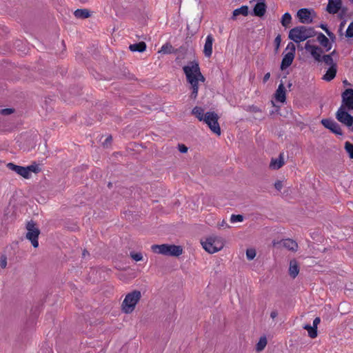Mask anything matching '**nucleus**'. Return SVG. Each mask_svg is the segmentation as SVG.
Returning a JSON list of instances; mask_svg holds the SVG:
<instances>
[{"label": "nucleus", "mask_w": 353, "mask_h": 353, "mask_svg": "<svg viewBox=\"0 0 353 353\" xmlns=\"http://www.w3.org/2000/svg\"><path fill=\"white\" fill-rule=\"evenodd\" d=\"M129 48L132 52H142L145 50L146 45L144 42H139L138 43L130 45Z\"/></svg>", "instance_id": "25"}, {"label": "nucleus", "mask_w": 353, "mask_h": 353, "mask_svg": "<svg viewBox=\"0 0 353 353\" xmlns=\"http://www.w3.org/2000/svg\"><path fill=\"white\" fill-rule=\"evenodd\" d=\"M219 228H229L230 225L227 223L225 220H223L221 223L218 224Z\"/></svg>", "instance_id": "43"}, {"label": "nucleus", "mask_w": 353, "mask_h": 353, "mask_svg": "<svg viewBox=\"0 0 353 353\" xmlns=\"http://www.w3.org/2000/svg\"><path fill=\"white\" fill-rule=\"evenodd\" d=\"M7 265V262H6V259H4L3 260H2L1 262H0V265L1 268H6Z\"/></svg>", "instance_id": "49"}, {"label": "nucleus", "mask_w": 353, "mask_h": 353, "mask_svg": "<svg viewBox=\"0 0 353 353\" xmlns=\"http://www.w3.org/2000/svg\"><path fill=\"white\" fill-rule=\"evenodd\" d=\"M7 167L17 174L21 176L24 179H29L31 177V173L37 174L41 171L40 164L33 162L30 165L23 167L15 165L12 163H8Z\"/></svg>", "instance_id": "3"}, {"label": "nucleus", "mask_w": 353, "mask_h": 353, "mask_svg": "<svg viewBox=\"0 0 353 353\" xmlns=\"http://www.w3.org/2000/svg\"><path fill=\"white\" fill-rule=\"evenodd\" d=\"M277 315L278 312L276 310H273L270 313V317L273 319H275L277 316Z\"/></svg>", "instance_id": "48"}, {"label": "nucleus", "mask_w": 353, "mask_h": 353, "mask_svg": "<svg viewBox=\"0 0 353 353\" xmlns=\"http://www.w3.org/2000/svg\"><path fill=\"white\" fill-rule=\"evenodd\" d=\"M350 1L353 3V0H350Z\"/></svg>", "instance_id": "54"}, {"label": "nucleus", "mask_w": 353, "mask_h": 353, "mask_svg": "<svg viewBox=\"0 0 353 353\" xmlns=\"http://www.w3.org/2000/svg\"><path fill=\"white\" fill-rule=\"evenodd\" d=\"M336 74V65H332L326 71L325 74L323 77V79L326 81H330L332 80Z\"/></svg>", "instance_id": "23"}, {"label": "nucleus", "mask_w": 353, "mask_h": 353, "mask_svg": "<svg viewBox=\"0 0 353 353\" xmlns=\"http://www.w3.org/2000/svg\"><path fill=\"white\" fill-rule=\"evenodd\" d=\"M167 252L165 256H179L183 253V249L179 245L168 244Z\"/></svg>", "instance_id": "21"}, {"label": "nucleus", "mask_w": 353, "mask_h": 353, "mask_svg": "<svg viewBox=\"0 0 353 353\" xmlns=\"http://www.w3.org/2000/svg\"><path fill=\"white\" fill-rule=\"evenodd\" d=\"M345 149L348 154H353V144L347 141L345 143Z\"/></svg>", "instance_id": "40"}, {"label": "nucleus", "mask_w": 353, "mask_h": 353, "mask_svg": "<svg viewBox=\"0 0 353 353\" xmlns=\"http://www.w3.org/2000/svg\"><path fill=\"white\" fill-rule=\"evenodd\" d=\"M214 41V39L212 34H208L206 37L203 47V54L207 58H210L212 54V45Z\"/></svg>", "instance_id": "16"}, {"label": "nucleus", "mask_w": 353, "mask_h": 353, "mask_svg": "<svg viewBox=\"0 0 353 353\" xmlns=\"http://www.w3.org/2000/svg\"><path fill=\"white\" fill-rule=\"evenodd\" d=\"M335 54V51L334 50L331 54L324 55L321 57V61H323L326 65L332 67V65H336V64L334 62L332 56Z\"/></svg>", "instance_id": "26"}, {"label": "nucleus", "mask_w": 353, "mask_h": 353, "mask_svg": "<svg viewBox=\"0 0 353 353\" xmlns=\"http://www.w3.org/2000/svg\"><path fill=\"white\" fill-rule=\"evenodd\" d=\"M171 52H172V46L170 44L163 45L161 48V50H159V52H162L163 54L171 53Z\"/></svg>", "instance_id": "36"}, {"label": "nucleus", "mask_w": 353, "mask_h": 353, "mask_svg": "<svg viewBox=\"0 0 353 353\" xmlns=\"http://www.w3.org/2000/svg\"><path fill=\"white\" fill-rule=\"evenodd\" d=\"M299 272V267L298 262L295 259H292L290 261V266H289V274L290 276L294 279Z\"/></svg>", "instance_id": "22"}, {"label": "nucleus", "mask_w": 353, "mask_h": 353, "mask_svg": "<svg viewBox=\"0 0 353 353\" xmlns=\"http://www.w3.org/2000/svg\"><path fill=\"white\" fill-rule=\"evenodd\" d=\"M350 158L353 159V156H350Z\"/></svg>", "instance_id": "53"}, {"label": "nucleus", "mask_w": 353, "mask_h": 353, "mask_svg": "<svg viewBox=\"0 0 353 353\" xmlns=\"http://www.w3.org/2000/svg\"><path fill=\"white\" fill-rule=\"evenodd\" d=\"M270 77V72L266 73L264 75L263 79V83L267 82L269 80Z\"/></svg>", "instance_id": "47"}, {"label": "nucleus", "mask_w": 353, "mask_h": 353, "mask_svg": "<svg viewBox=\"0 0 353 353\" xmlns=\"http://www.w3.org/2000/svg\"><path fill=\"white\" fill-rule=\"evenodd\" d=\"M346 109L343 105H341L336 113V118L340 123L353 132V117L348 113Z\"/></svg>", "instance_id": "6"}, {"label": "nucleus", "mask_w": 353, "mask_h": 353, "mask_svg": "<svg viewBox=\"0 0 353 353\" xmlns=\"http://www.w3.org/2000/svg\"><path fill=\"white\" fill-rule=\"evenodd\" d=\"M112 140V138L111 135L105 134L102 136L100 141L103 147L108 148L109 145H110Z\"/></svg>", "instance_id": "32"}, {"label": "nucleus", "mask_w": 353, "mask_h": 353, "mask_svg": "<svg viewBox=\"0 0 353 353\" xmlns=\"http://www.w3.org/2000/svg\"><path fill=\"white\" fill-rule=\"evenodd\" d=\"M246 256L248 260H252L256 256V251L254 249L250 248L246 250Z\"/></svg>", "instance_id": "35"}, {"label": "nucleus", "mask_w": 353, "mask_h": 353, "mask_svg": "<svg viewBox=\"0 0 353 353\" xmlns=\"http://www.w3.org/2000/svg\"><path fill=\"white\" fill-rule=\"evenodd\" d=\"M343 82L345 83V84H347V81L346 80L344 81Z\"/></svg>", "instance_id": "52"}, {"label": "nucleus", "mask_w": 353, "mask_h": 353, "mask_svg": "<svg viewBox=\"0 0 353 353\" xmlns=\"http://www.w3.org/2000/svg\"><path fill=\"white\" fill-rule=\"evenodd\" d=\"M219 117L217 114L212 112H208L205 114L203 121L210 128L212 132L217 135L221 134V128L218 123Z\"/></svg>", "instance_id": "7"}, {"label": "nucleus", "mask_w": 353, "mask_h": 353, "mask_svg": "<svg viewBox=\"0 0 353 353\" xmlns=\"http://www.w3.org/2000/svg\"><path fill=\"white\" fill-rule=\"evenodd\" d=\"M305 49L311 54L315 61L318 62L321 61L322 54L323 52L320 47L311 44L310 41H307L305 45Z\"/></svg>", "instance_id": "11"}, {"label": "nucleus", "mask_w": 353, "mask_h": 353, "mask_svg": "<svg viewBox=\"0 0 353 353\" xmlns=\"http://www.w3.org/2000/svg\"><path fill=\"white\" fill-rule=\"evenodd\" d=\"M168 244H161V245H153L151 246V250L153 252L166 255L167 252Z\"/></svg>", "instance_id": "24"}, {"label": "nucleus", "mask_w": 353, "mask_h": 353, "mask_svg": "<svg viewBox=\"0 0 353 353\" xmlns=\"http://www.w3.org/2000/svg\"><path fill=\"white\" fill-rule=\"evenodd\" d=\"M303 327L307 331L308 335L310 338L314 339L317 336V329L315 328L313 325L311 326L309 324H306L304 325Z\"/></svg>", "instance_id": "30"}, {"label": "nucleus", "mask_w": 353, "mask_h": 353, "mask_svg": "<svg viewBox=\"0 0 353 353\" xmlns=\"http://www.w3.org/2000/svg\"><path fill=\"white\" fill-rule=\"evenodd\" d=\"M342 105L347 110H353V89L348 88L346 89L342 93Z\"/></svg>", "instance_id": "12"}, {"label": "nucleus", "mask_w": 353, "mask_h": 353, "mask_svg": "<svg viewBox=\"0 0 353 353\" xmlns=\"http://www.w3.org/2000/svg\"><path fill=\"white\" fill-rule=\"evenodd\" d=\"M344 26V23H341V27L343 26Z\"/></svg>", "instance_id": "51"}, {"label": "nucleus", "mask_w": 353, "mask_h": 353, "mask_svg": "<svg viewBox=\"0 0 353 353\" xmlns=\"http://www.w3.org/2000/svg\"><path fill=\"white\" fill-rule=\"evenodd\" d=\"M281 36L280 35H278L276 38H275V40H274V42L276 45V47L279 48L280 43H281Z\"/></svg>", "instance_id": "46"}, {"label": "nucleus", "mask_w": 353, "mask_h": 353, "mask_svg": "<svg viewBox=\"0 0 353 353\" xmlns=\"http://www.w3.org/2000/svg\"><path fill=\"white\" fill-rule=\"evenodd\" d=\"M192 112L201 121L205 118L204 110L201 107L194 108Z\"/></svg>", "instance_id": "28"}, {"label": "nucleus", "mask_w": 353, "mask_h": 353, "mask_svg": "<svg viewBox=\"0 0 353 353\" xmlns=\"http://www.w3.org/2000/svg\"><path fill=\"white\" fill-rule=\"evenodd\" d=\"M267 345V339L265 337H261L260 339H259V341L256 344V350L258 352H261L262 351L265 347Z\"/></svg>", "instance_id": "33"}, {"label": "nucleus", "mask_w": 353, "mask_h": 353, "mask_svg": "<svg viewBox=\"0 0 353 353\" xmlns=\"http://www.w3.org/2000/svg\"><path fill=\"white\" fill-rule=\"evenodd\" d=\"M130 255L135 261H140L143 259L142 254L140 252H130Z\"/></svg>", "instance_id": "37"}, {"label": "nucleus", "mask_w": 353, "mask_h": 353, "mask_svg": "<svg viewBox=\"0 0 353 353\" xmlns=\"http://www.w3.org/2000/svg\"><path fill=\"white\" fill-rule=\"evenodd\" d=\"M243 216L241 214H232L230 217V222L234 223L236 222H242Z\"/></svg>", "instance_id": "34"}, {"label": "nucleus", "mask_w": 353, "mask_h": 353, "mask_svg": "<svg viewBox=\"0 0 353 353\" xmlns=\"http://www.w3.org/2000/svg\"><path fill=\"white\" fill-rule=\"evenodd\" d=\"M14 112V110L12 108H5L0 110V114L3 115H8L12 114Z\"/></svg>", "instance_id": "41"}, {"label": "nucleus", "mask_w": 353, "mask_h": 353, "mask_svg": "<svg viewBox=\"0 0 353 353\" xmlns=\"http://www.w3.org/2000/svg\"><path fill=\"white\" fill-rule=\"evenodd\" d=\"M240 14L243 16H247L248 14V7L247 6H243L233 11V18H235Z\"/></svg>", "instance_id": "29"}, {"label": "nucleus", "mask_w": 353, "mask_h": 353, "mask_svg": "<svg viewBox=\"0 0 353 353\" xmlns=\"http://www.w3.org/2000/svg\"><path fill=\"white\" fill-rule=\"evenodd\" d=\"M86 254H87V252H86V251H84V252H83V256H85L86 255Z\"/></svg>", "instance_id": "50"}, {"label": "nucleus", "mask_w": 353, "mask_h": 353, "mask_svg": "<svg viewBox=\"0 0 353 353\" xmlns=\"http://www.w3.org/2000/svg\"><path fill=\"white\" fill-rule=\"evenodd\" d=\"M185 74L187 81L191 86L192 93L191 98L195 99L198 95L199 83H203L205 80L201 74L198 61H193L189 62L183 68Z\"/></svg>", "instance_id": "1"}, {"label": "nucleus", "mask_w": 353, "mask_h": 353, "mask_svg": "<svg viewBox=\"0 0 353 353\" xmlns=\"http://www.w3.org/2000/svg\"><path fill=\"white\" fill-rule=\"evenodd\" d=\"M319 27H320L321 29H323V30L326 32V34H327V36H328L330 38H331V39L334 38V34H333L332 32H330V31L327 29V26H326V25H325V24H321V25L319 26Z\"/></svg>", "instance_id": "39"}, {"label": "nucleus", "mask_w": 353, "mask_h": 353, "mask_svg": "<svg viewBox=\"0 0 353 353\" xmlns=\"http://www.w3.org/2000/svg\"><path fill=\"white\" fill-rule=\"evenodd\" d=\"M273 244L274 246L283 247L293 252L296 251L298 248L297 243L290 239L281 240L280 241L276 242L274 241Z\"/></svg>", "instance_id": "13"}, {"label": "nucleus", "mask_w": 353, "mask_h": 353, "mask_svg": "<svg viewBox=\"0 0 353 353\" xmlns=\"http://www.w3.org/2000/svg\"><path fill=\"white\" fill-rule=\"evenodd\" d=\"M275 100L280 103H284L286 100V91L283 83H281L274 94Z\"/></svg>", "instance_id": "18"}, {"label": "nucleus", "mask_w": 353, "mask_h": 353, "mask_svg": "<svg viewBox=\"0 0 353 353\" xmlns=\"http://www.w3.org/2000/svg\"><path fill=\"white\" fill-rule=\"evenodd\" d=\"M141 298V292L134 290L126 294L121 304L122 312L125 314L132 313Z\"/></svg>", "instance_id": "4"}, {"label": "nucleus", "mask_w": 353, "mask_h": 353, "mask_svg": "<svg viewBox=\"0 0 353 353\" xmlns=\"http://www.w3.org/2000/svg\"><path fill=\"white\" fill-rule=\"evenodd\" d=\"M314 28L300 26L292 28L289 32L288 37L295 43H301L314 37Z\"/></svg>", "instance_id": "2"}, {"label": "nucleus", "mask_w": 353, "mask_h": 353, "mask_svg": "<svg viewBox=\"0 0 353 353\" xmlns=\"http://www.w3.org/2000/svg\"><path fill=\"white\" fill-rule=\"evenodd\" d=\"M178 150L181 153L184 154V153L188 152V148L184 144H179Z\"/></svg>", "instance_id": "42"}, {"label": "nucleus", "mask_w": 353, "mask_h": 353, "mask_svg": "<svg viewBox=\"0 0 353 353\" xmlns=\"http://www.w3.org/2000/svg\"><path fill=\"white\" fill-rule=\"evenodd\" d=\"M26 238L30 241L34 248L39 246L38 237L40 234L39 229L36 227L35 223L33 221H29L26 225Z\"/></svg>", "instance_id": "9"}, {"label": "nucleus", "mask_w": 353, "mask_h": 353, "mask_svg": "<svg viewBox=\"0 0 353 353\" xmlns=\"http://www.w3.org/2000/svg\"><path fill=\"white\" fill-rule=\"evenodd\" d=\"M274 188L279 191L281 190L283 188L282 182L281 181H276L274 183Z\"/></svg>", "instance_id": "44"}, {"label": "nucleus", "mask_w": 353, "mask_h": 353, "mask_svg": "<svg viewBox=\"0 0 353 353\" xmlns=\"http://www.w3.org/2000/svg\"><path fill=\"white\" fill-rule=\"evenodd\" d=\"M345 36L348 38L353 37V21L348 26L346 30Z\"/></svg>", "instance_id": "38"}, {"label": "nucleus", "mask_w": 353, "mask_h": 353, "mask_svg": "<svg viewBox=\"0 0 353 353\" xmlns=\"http://www.w3.org/2000/svg\"><path fill=\"white\" fill-rule=\"evenodd\" d=\"M285 163L284 159L283 156H279L275 158H272L269 168L271 170H278L281 168Z\"/></svg>", "instance_id": "20"}, {"label": "nucleus", "mask_w": 353, "mask_h": 353, "mask_svg": "<svg viewBox=\"0 0 353 353\" xmlns=\"http://www.w3.org/2000/svg\"><path fill=\"white\" fill-rule=\"evenodd\" d=\"M256 1V4L253 9V14L257 17H263L266 12V4L265 0H253ZM252 1H250L252 3Z\"/></svg>", "instance_id": "15"}, {"label": "nucleus", "mask_w": 353, "mask_h": 353, "mask_svg": "<svg viewBox=\"0 0 353 353\" xmlns=\"http://www.w3.org/2000/svg\"><path fill=\"white\" fill-rule=\"evenodd\" d=\"M285 53L283 57L281 69L282 70L288 68L293 62L295 57L296 47L292 42H290L285 48Z\"/></svg>", "instance_id": "8"}, {"label": "nucleus", "mask_w": 353, "mask_h": 353, "mask_svg": "<svg viewBox=\"0 0 353 353\" xmlns=\"http://www.w3.org/2000/svg\"><path fill=\"white\" fill-rule=\"evenodd\" d=\"M341 0H328L326 10L330 14H336L341 10Z\"/></svg>", "instance_id": "17"}, {"label": "nucleus", "mask_w": 353, "mask_h": 353, "mask_svg": "<svg viewBox=\"0 0 353 353\" xmlns=\"http://www.w3.org/2000/svg\"><path fill=\"white\" fill-rule=\"evenodd\" d=\"M74 16L79 19H85L90 17V12L86 9H77L74 12Z\"/></svg>", "instance_id": "27"}, {"label": "nucleus", "mask_w": 353, "mask_h": 353, "mask_svg": "<svg viewBox=\"0 0 353 353\" xmlns=\"http://www.w3.org/2000/svg\"><path fill=\"white\" fill-rule=\"evenodd\" d=\"M203 248L210 254L220 251L224 246L223 239L218 236H210L205 241H201Z\"/></svg>", "instance_id": "5"}, {"label": "nucleus", "mask_w": 353, "mask_h": 353, "mask_svg": "<svg viewBox=\"0 0 353 353\" xmlns=\"http://www.w3.org/2000/svg\"><path fill=\"white\" fill-rule=\"evenodd\" d=\"M322 124L336 134L342 135V130L339 125L332 119H323Z\"/></svg>", "instance_id": "14"}, {"label": "nucleus", "mask_w": 353, "mask_h": 353, "mask_svg": "<svg viewBox=\"0 0 353 353\" xmlns=\"http://www.w3.org/2000/svg\"><path fill=\"white\" fill-rule=\"evenodd\" d=\"M292 22V16L289 12H285L281 17V23L283 26L288 27Z\"/></svg>", "instance_id": "31"}, {"label": "nucleus", "mask_w": 353, "mask_h": 353, "mask_svg": "<svg viewBox=\"0 0 353 353\" xmlns=\"http://www.w3.org/2000/svg\"><path fill=\"white\" fill-rule=\"evenodd\" d=\"M296 17L300 23L310 24L316 17V12L312 9L301 8L297 11Z\"/></svg>", "instance_id": "10"}, {"label": "nucleus", "mask_w": 353, "mask_h": 353, "mask_svg": "<svg viewBox=\"0 0 353 353\" xmlns=\"http://www.w3.org/2000/svg\"><path fill=\"white\" fill-rule=\"evenodd\" d=\"M316 39L321 46L325 49V51H329L331 50L332 44L328 38L326 37L323 33H319L317 34Z\"/></svg>", "instance_id": "19"}, {"label": "nucleus", "mask_w": 353, "mask_h": 353, "mask_svg": "<svg viewBox=\"0 0 353 353\" xmlns=\"http://www.w3.org/2000/svg\"><path fill=\"white\" fill-rule=\"evenodd\" d=\"M321 322V319L319 317H316L313 321V326L317 329L318 325Z\"/></svg>", "instance_id": "45"}]
</instances>
